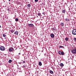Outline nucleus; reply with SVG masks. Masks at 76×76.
<instances>
[{"label":"nucleus","mask_w":76,"mask_h":76,"mask_svg":"<svg viewBox=\"0 0 76 76\" xmlns=\"http://www.w3.org/2000/svg\"><path fill=\"white\" fill-rule=\"evenodd\" d=\"M15 21H16V22H18V19L16 18L15 19Z\"/></svg>","instance_id":"obj_21"},{"label":"nucleus","mask_w":76,"mask_h":76,"mask_svg":"<svg viewBox=\"0 0 76 76\" xmlns=\"http://www.w3.org/2000/svg\"><path fill=\"white\" fill-rule=\"evenodd\" d=\"M72 34L73 35H76V29H74L72 31Z\"/></svg>","instance_id":"obj_1"},{"label":"nucleus","mask_w":76,"mask_h":76,"mask_svg":"<svg viewBox=\"0 0 76 76\" xmlns=\"http://www.w3.org/2000/svg\"><path fill=\"white\" fill-rule=\"evenodd\" d=\"M17 57H18L19 58V57H20V56H19L18 55L17 56Z\"/></svg>","instance_id":"obj_26"},{"label":"nucleus","mask_w":76,"mask_h":76,"mask_svg":"<svg viewBox=\"0 0 76 76\" xmlns=\"http://www.w3.org/2000/svg\"><path fill=\"white\" fill-rule=\"evenodd\" d=\"M18 33H19V32L18 31H16L15 32L14 34H15V35H18Z\"/></svg>","instance_id":"obj_8"},{"label":"nucleus","mask_w":76,"mask_h":76,"mask_svg":"<svg viewBox=\"0 0 76 76\" xmlns=\"http://www.w3.org/2000/svg\"><path fill=\"white\" fill-rule=\"evenodd\" d=\"M12 60H10L8 62H9V63H12Z\"/></svg>","instance_id":"obj_17"},{"label":"nucleus","mask_w":76,"mask_h":76,"mask_svg":"<svg viewBox=\"0 0 76 76\" xmlns=\"http://www.w3.org/2000/svg\"><path fill=\"white\" fill-rule=\"evenodd\" d=\"M10 32L11 33H13V32H14V31H13V30H11Z\"/></svg>","instance_id":"obj_19"},{"label":"nucleus","mask_w":76,"mask_h":76,"mask_svg":"<svg viewBox=\"0 0 76 76\" xmlns=\"http://www.w3.org/2000/svg\"><path fill=\"white\" fill-rule=\"evenodd\" d=\"M13 50V49L12 48H10V49H9V52H11V51H12Z\"/></svg>","instance_id":"obj_7"},{"label":"nucleus","mask_w":76,"mask_h":76,"mask_svg":"<svg viewBox=\"0 0 76 76\" xmlns=\"http://www.w3.org/2000/svg\"><path fill=\"white\" fill-rule=\"evenodd\" d=\"M18 64H22V62H18Z\"/></svg>","instance_id":"obj_27"},{"label":"nucleus","mask_w":76,"mask_h":76,"mask_svg":"<svg viewBox=\"0 0 76 76\" xmlns=\"http://www.w3.org/2000/svg\"><path fill=\"white\" fill-rule=\"evenodd\" d=\"M74 40L75 41H76V38H74Z\"/></svg>","instance_id":"obj_23"},{"label":"nucleus","mask_w":76,"mask_h":76,"mask_svg":"<svg viewBox=\"0 0 76 76\" xmlns=\"http://www.w3.org/2000/svg\"><path fill=\"white\" fill-rule=\"evenodd\" d=\"M18 54H19V55H20V53H18Z\"/></svg>","instance_id":"obj_30"},{"label":"nucleus","mask_w":76,"mask_h":76,"mask_svg":"<svg viewBox=\"0 0 76 76\" xmlns=\"http://www.w3.org/2000/svg\"><path fill=\"white\" fill-rule=\"evenodd\" d=\"M38 1V0H35V2H37Z\"/></svg>","instance_id":"obj_24"},{"label":"nucleus","mask_w":76,"mask_h":76,"mask_svg":"<svg viewBox=\"0 0 76 76\" xmlns=\"http://www.w3.org/2000/svg\"><path fill=\"white\" fill-rule=\"evenodd\" d=\"M0 50H1V51H4L5 48L4 47V46H1L0 47Z\"/></svg>","instance_id":"obj_2"},{"label":"nucleus","mask_w":76,"mask_h":76,"mask_svg":"<svg viewBox=\"0 0 76 76\" xmlns=\"http://www.w3.org/2000/svg\"><path fill=\"white\" fill-rule=\"evenodd\" d=\"M60 65L61 67H63V66H64V64L63 63H61Z\"/></svg>","instance_id":"obj_16"},{"label":"nucleus","mask_w":76,"mask_h":76,"mask_svg":"<svg viewBox=\"0 0 76 76\" xmlns=\"http://www.w3.org/2000/svg\"><path fill=\"white\" fill-rule=\"evenodd\" d=\"M8 0L10 1L11 0Z\"/></svg>","instance_id":"obj_31"},{"label":"nucleus","mask_w":76,"mask_h":76,"mask_svg":"<svg viewBox=\"0 0 76 76\" xmlns=\"http://www.w3.org/2000/svg\"><path fill=\"white\" fill-rule=\"evenodd\" d=\"M39 66H42V63H41V62H39Z\"/></svg>","instance_id":"obj_15"},{"label":"nucleus","mask_w":76,"mask_h":76,"mask_svg":"<svg viewBox=\"0 0 76 76\" xmlns=\"http://www.w3.org/2000/svg\"><path fill=\"white\" fill-rule=\"evenodd\" d=\"M62 13H65V12H66V10H62Z\"/></svg>","instance_id":"obj_12"},{"label":"nucleus","mask_w":76,"mask_h":76,"mask_svg":"<svg viewBox=\"0 0 76 76\" xmlns=\"http://www.w3.org/2000/svg\"><path fill=\"white\" fill-rule=\"evenodd\" d=\"M65 20H66V21L68 22V21H70V20H69V19L68 18H65Z\"/></svg>","instance_id":"obj_11"},{"label":"nucleus","mask_w":76,"mask_h":76,"mask_svg":"<svg viewBox=\"0 0 76 76\" xmlns=\"http://www.w3.org/2000/svg\"><path fill=\"white\" fill-rule=\"evenodd\" d=\"M49 72L51 74H53V71H52V70H50V71Z\"/></svg>","instance_id":"obj_14"},{"label":"nucleus","mask_w":76,"mask_h":76,"mask_svg":"<svg viewBox=\"0 0 76 76\" xmlns=\"http://www.w3.org/2000/svg\"><path fill=\"white\" fill-rule=\"evenodd\" d=\"M26 67V66H25V65H23V68H24V67Z\"/></svg>","instance_id":"obj_28"},{"label":"nucleus","mask_w":76,"mask_h":76,"mask_svg":"<svg viewBox=\"0 0 76 76\" xmlns=\"http://www.w3.org/2000/svg\"><path fill=\"white\" fill-rule=\"evenodd\" d=\"M61 25L62 26H64V23H61Z\"/></svg>","instance_id":"obj_18"},{"label":"nucleus","mask_w":76,"mask_h":76,"mask_svg":"<svg viewBox=\"0 0 76 76\" xmlns=\"http://www.w3.org/2000/svg\"><path fill=\"white\" fill-rule=\"evenodd\" d=\"M3 37H5V39H7V37H6V34H3Z\"/></svg>","instance_id":"obj_9"},{"label":"nucleus","mask_w":76,"mask_h":76,"mask_svg":"<svg viewBox=\"0 0 76 76\" xmlns=\"http://www.w3.org/2000/svg\"><path fill=\"white\" fill-rule=\"evenodd\" d=\"M1 28V26H0V28Z\"/></svg>","instance_id":"obj_32"},{"label":"nucleus","mask_w":76,"mask_h":76,"mask_svg":"<svg viewBox=\"0 0 76 76\" xmlns=\"http://www.w3.org/2000/svg\"><path fill=\"white\" fill-rule=\"evenodd\" d=\"M23 63H25V61H23Z\"/></svg>","instance_id":"obj_29"},{"label":"nucleus","mask_w":76,"mask_h":76,"mask_svg":"<svg viewBox=\"0 0 76 76\" xmlns=\"http://www.w3.org/2000/svg\"><path fill=\"white\" fill-rule=\"evenodd\" d=\"M50 36L51 38H54V34L52 33L50 34Z\"/></svg>","instance_id":"obj_6"},{"label":"nucleus","mask_w":76,"mask_h":76,"mask_svg":"<svg viewBox=\"0 0 76 76\" xmlns=\"http://www.w3.org/2000/svg\"><path fill=\"white\" fill-rule=\"evenodd\" d=\"M72 52L73 54H76V48H75L72 50Z\"/></svg>","instance_id":"obj_3"},{"label":"nucleus","mask_w":76,"mask_h":76,"mask_svg":"<svg viewBox=\"0 0 76 76\" xmlns=\"http://www.w3.org/2000/svg\"><path fill=\"white\" fill-rule=\"evenodd\" d=\"M68 40H69L68 37H66L65 39V40L66 41H68Z\"/></svg>","instance_id":"obj_13"},{"label":"nucleus","mask_w":76,"mask_h":76,"mask_svg":"<svg viewBox=\"0 0 76 76\" xmlns=\"http://www.w3.org/2000/svg\"><path fill=\"white\" fill-rule=\"evenodd\" d=\"M58 53L59 54H60L61 55H64V53L63 52L60 51H58Z\"/></svg>","instance_id":"obj_4"},{"label":"nucleus","mask_w":76,"mask_h":76,"mask_svg":"<svg viewBox=\"0 0 76 76\" xmlns=\"http://www.w3.org/2000/svg\"><path fill=\"white\" fill-rule=\"evenodd\" d=\"M31 4H27L28 7L29 8H30L31 7Z\"/></svg>","instance_id":"obj_10"},{"label":"nucleus","mask_w":76,"mask_h":76,"mask_svg":"<svg viewBox=\"0 0 76 76\" xmlns=\"http://www.w3.org/2000/svg\"><path fill=\"white\" fill-rule=\"evenodd\" d=\"M42 14L43 15H45V12H43L42 13Z\"/></svg>","instance_id":"obj_25"},{"label":"nucleus","mask_w":76,"mask_h":76,"mask_svg":"<svg viewBox=\"0 0 76 76\" xmlns=\"http://www.w3.org/2000/svg\"><path fill=\"white\" fill-rule=\"evenodd\" d=\"M28 25L29 26H30L31 27H33V26H34V25L32 24H28Z\"/></svg>","instance_id":"obj_5"},{"label":"nucleus","mask_w":76,"mask_h":76,"mask_svg":"<svg viewBox=\"0 0 76 76\" xmlns=\"http://www.w3.org/2000/svg\"><path fill=\"white\" fill-rule=\"evenodd\" d=\"M37 15H38V16H41V13H38Z\"/></svg>","instance_id":"obj_20"},{"label":"nucleus","mask_w":76,"mask_h":76,"mask_svg":"<svg viewBox=\"0 0 76 76\" xmlns=\"http://www.w3.org/2000/svg\"><path fill=\"white\" fill-rule=\"evenodd\" d=\"M64 47L63 46H60L59 47V48H64Z\"/></svg>","instance_id":"obj_22"},{"label":"nucleus","mask_w":76,"mask_h":76,"mask_svg":"<svg viewBox=\"0 0 76 76\" xmlns=\"http://www.w3.org/2000/svg\"><path fill=\"white\" fill-rule=\"evenodd\" d=\"M38 16H37V18H38Z\"/></svg>","instance_id":"obj_33"}]
</instances>
